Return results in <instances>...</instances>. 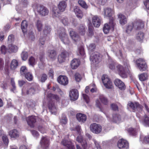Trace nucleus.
<instances>
[{
	"label": "nucleus",
	"instance_id": "1",
	"mask_svg": "<svg viewBox=\"0 0 149 149\" xmlns=\"http://www.w3.org/2000/svg\"><path fill=\"white\" fill-rule=\"evenodd\" d=\"M118 72L121 77L126 78L127 77V73H129L130 66L128 62L124 63L123 65H118L116 66Z\"/></svg>",
	"mask_w": 149,
	"mask_h": 149
},
{
	"label": "nucleus",
	"instance_id": "2",
	"mask_svg": "<svg viewBox=\"0 0 149 149\" xmlns=\"http://www.w3.org/2000/svg\"><path fill=\"white\" fill-rule=\"evenodd\" d=\"M59 37L62 42L65 44H69L70 42L67 35L65 33V29L61 28L58 31Z\"/></svg>",
	"mask_w": 149,
	"mask_h": 149
},
{
	"label": "nucleus",
	"instance_id": "3",
	"mask_svg": "<svg viewBox=\"0 0 149 149\" xmlns=\"http://www.w3.org/2000/svg\"><path fill=\"white\" fill-rule=\"evenodd\" d=\"M114 20L115 18L114 17H111L109 18V22L104 24L103 30L105 33H108L110 30H113L114 27L115 25Z\"/></svg>",
	"mask_w": 149,
	"mask_h": 149
},
{
	"label": "nucleus",
	"instance_id": "4",
	"mask_svg": "<svg viewBox=\"0 0 149 149\" xmlns=\"http://www.w3.org/2000/svg\"><path fill=\"white\" fill-rule=\"evenodd\" d=\"M74 130L76 131L78 134L80 135V136H78L77 137V141L79 143H81L84 148L85 149L87 146V143L85 140L82 139V137L81 135V130L80 127L78 125L77 126Z\"/></svg>",
	"mask_w": 149,
	"mask_h": 149
},
{
	"label": "nucleus",
	"instance_id": "5",
	"mask_svg": "<svg viewBox=\"0 0 149 149\" xmlns=\"http://www.w3.org/2000/svg\"><path fill=\"white\" fill-rule=\"evenodd\" d=\"M136 64L139 70L141 71H145L147 66L145 61L143 59L140 58L136 61Z\"/></svg>",
	"mask_w": 149,
	"mask_h": 149
},
{
	"label": "nucleus",
	"instance_id": "6",
	"mask_svg": "<svg viewBox=\"0 0 149 149\" xmlns=\"http://www.w3.org/2000/svg\"><path fill=\"white\" fill-rule=\"evenodd\" d=\"M102 82L105 86L108 89L111 88L113 87L112 82L107 75H103L102 78Z\"/></svg>",
	"mask_w": 149,
	"mask_h": 149
},
{
	"label": "nucleus",
	"instance_id": "7",
	"mask_svg": "<svg viewBox=\"0 0 149 149\" xmlns=\"http://www.w3.org/2000/svg\"><path fill=\"white\" fill-rule=\"evenodd\" d=\"M49 145V139L47 137H42L40 140V145L38 148L40 149V148H45V149H49L48 147Z\"/></svg>",
	"mask_w": 149,
	"mask_h": 149
},
{
	"label": "nucleus",
	"instance_id": "8",
	"mask_svg": "<svg viewBox=\"0 0 149 149\" xmlns=\"http://www.w3.org/2000/svg\"><path fill=\"white\" fill-rule=\"evenodd\" d=\"M38 86L36 84L32 86L30 88H28L25 91H22L23 95H31L35 93L37 89Z\"/></svg>",
	"mask_w": 149,
	"mask_h": 149
},
{
	"label": "nucleus",
	"instance_id": "9",
	"mask_svg": "<svg viewBox=\"0 0 149 149\" xmlns=\"http://www.w3.org/2000/svg\"><path fill=\"white\" fill-rule=\"evenodd\" d=\"M37 11L40 15L43 16L47 15L49 13V11L47 8L41 5L38 6Z\"/></svg>",
	"mask_w": 149,
	"mask_h": 149
},
{
	"label": "nucleus",
	"instance_id": "10",
	"mask_svg": "<svg viewBox=\"0 0 149 149\" xmlns=\"http://www.w3.org/2000/svg\"><path fill=\"white\" fill-rule=\"evenodd\" d=\"M117 146L120 149H127L129 148V143L126 140L121 139L118 141Z\"/></svg>",
	"mask_w": 149,
	"mask_h": 149
},
{
	"label": "nucleus",
	"instance_id": "11",
	"mask_svg": "<svg viewBox=\"0 0 149 149\" xmlns=\"http://www.w3.org/2000/svg\"><path fill=\"white\" fill-rule=\"evenodd\" d=\"M90 128L91 130L95 134L99 133L102 130L101 126L95 123L91 124Z\"/></svg>",
	"mask_w": 149,
	"mask_h": 149
},
{
	"label": "nucleus",
	"instance_id": "12",
	"mask_svg": "<svg viewBox=\"0 0 149 149\" xmlns=\"http://www.w3.org/2000/svg\"><path fill=\"white\" fill-rule=\"evenodd\" d=\"M90 58L93 63L95 64L98 63L101 59L99 54L97 52H94L91 54Z\"/></svg>",
	"mask_w": 149,
	"mask_h": 149
},
{
	"label": "nucleus",
	"instance_id": "13",
	"mask_svg": "<svg viewBox=\"0 0 149 149\" xmlns=\"http://www.w3.org/2000/svg\"><path fill=\"white\" fill-rule=\"evenodd\" d=\"M69 96L71 100L74 101L77 100L79 96V93L76 89H72L69 92Z\"/></svg>",
	"mask_w": 149,
	"mask_h": 149
},
{
	"label": "nucleus",
	"instance_id": "14",
	"mask_svg": "<svg viewBox=\"0 0 149 149\" xmlns=\"http://www.w3.org/2000/svg\"><path fill=\"white\" fill-rule=\"evenodd\" d=\"M69 55V53L66 51H63L61 54L58 56V61L60 63H62L65 61L66 58Z\"/></svg>",
	"mask_w": 149,
	"mask_h": 149
},
{
	"label": "nucleus",
	"instance_id": "15",
	"mask_svg": "<svg viewBox=\"0 0 149 149\" xmlns=\"http://www.w3.org/2000/svg\"><path fill=\"white\" fill-rule=\"evenodd\" d=\"M134 29L139 30L143 28L144 23L142 21L139 20L133 23Z\"/></svg>",
	"mask_w": 149,
	"mask_h": 149
},
{
	"label": "nucleus",
	"instance_id": "16",
	"mask_svg": "<svg viewBox=\"0 0 149 149\" xmlns=\"http://www.w3.org/2000/svg\"><path fill=\"white\" fill-rule=\"evenodd\" d=\"M57 80L59 83L63 85H67L68 83L67 77L65 76L60 75L58 77Z\"/></svg>",
	"mask_w": 149,
	"mask_h": 149
},
{
	"label": "nucleus",
	"instance_id": "17",
	"mask_svg": "<svg viewBox=\"0 0 149 149\" xmlns=\"http://www.w3.org/2000/svg\"><path fill=\"white\" fill-rule=\"evenodd\" d=\"M115 85L119 89L124 90L125 89V86L123 82L119 79H116L114 81Z\"/></svg>",
	"mask_w": 149,
	"mask_h": 149
},
{
	"label": "nucleus",
	"instance_id": "18",
	"mask_svg": "<svg viewBox=\"0 0 149 149\" xmlns=\"http://www.w3.org/2000/svg\"><path fill=\"white\" fill-rule=\"evenodd\" d=\"M8 134L11 138L16 139L19 137L20 133L17 130L14 129L10 131Z\"/></svg>",
	"mask_w": 149,
	"mask_h": 149
},
{
	"label": "nucleus",
	"instance_id": "19",
	"mask_svg": "<svg viewBox=\"0 0 149 149\" xmlns=\"http://www.w3.org/2000/svg\"><path fill=\"white\" fill-rule=\"evenodd\" d=\"M101 21L100 18L98 16H95L92 17V23L95 27H98L100 26Z\"/></svg>",
	"mask_w": 149,
	"mask_h": 149
},
{
	"label": "nucleus",
	"instance_id": "20",
	"mask_svg": "<svg viewBox=\"0 0 149 149\" xmlns=\"http://www.w3.org/2000/svg\"><path fill=\"white\" fill-rule=\"evenodd\" d=\"M111 120L112 121L116 123H119L124 121V119L118 114H113Z\"/></svg>",
	"mask_w": 149,
	"mask_h": 149
},
{
	"label": "nucleus",
	"instance_id": "21",
	"mask_svg": "<svg viewBox=\"0 0 149 149\" xmlns=\"http://www.w3.org/2000/svg\"><path fill=\"white\" fill-rule=\"evenodd\" d=\"M76 117L77 120L81 123H84L87 119L86 116L84 114L80 113H77Z\"/></svg>",
	"mask_w": 149,
	"mask_h": 149
},
{
	"label": "nucleus",
	"instance_id": "22",
	"mask_svg": "<svg viewBox=\"0 0 149 149\" xmlns=\"http://www.w3.org/2000/svg\"><path fill=\"white\" fill-rule=\"evenodd\" d=\"M28 124L31 127L34 126V124L36 122V117L34 116L29 117L26 120Z\"/></svg>",
	"mask_w": 149,
	"mask_h": 149
},
{
	"label": "nucleus",
	"instance_id": "23",
	"mask_svg": "<svg viewBox=\"0 0 149 149\" xmlns=\"http://www.w3.org/2000/svg\"><path fill=\"white\" fill-rule=\"evenodd\" d=\"M118 17L120 23L122 25H123L127 22V19L126 17L122 14L118 15Z\"/></svg>",
	"mask_w": 149,
	"mask_h": 149
},
{
	"label": "nucleus",
	"instance_id": "24",
	"mask_svg": "<svg viewBox=\"0 0 149 149\" xmlns=\"http://www.w3.org/2000/svg\"><path fill=\"white\" fill-rule=\"evenodd\" d=\"M74 11L77 16L78 18L80 19L82 18L83 15V13L78 6H74Z\"/></svg>",
	"mask_w": 149,
	"mask_h": 149
},
{
	"label": "nucleus",
	"instance_id": "25",
	"mask_svg": "<svg viewBox=\"0 0 149 149\" xmlns=\"http://www.w3.org/2000/svg\"><path fill=\"white\" fill-rule=\"evenodd\" d=\"M61 143L64 146H66L67 149H75L74 146L70 141H66L65 140H63Z\"/></svg>",
	"mask_w": 149,
	"mask_h": 149
},
{
	"label": "nucleus",
	"instance_id": "26",
	"mask_svg": "<svg viewBox=\"0 0 149 149\" xmlns=\"http://www.w3.org/2000/svg\"><path fill=\"white\" fill-rule=\"evenodd\" d=\"M80 64V62L78 59H74L71 62V66L72 69H75L78 68Z\"/></svg>",
	"mask_w": 149,
	"mask_h": 149
},
{
	"label": "nucleus",
	"instance_id": "27",
	"mask_svg": "<svg viewBox=\"0 0 149 149\" xmlns=\"http://www.w3.org/2000/svg\"><path fill=\"white\" fill-rule=\"evenodd\" d=\"M59 10L61 12H63L66 8L67 4L66 2L64 1H60L58 6Z\"/></svg>",
	"mask_w": 149,
	"mask_h": 149
},
{
	"label": "nucleus",
	"instance_id": "28",
	"mask_svg": "<svg viewBox=\"0 0 149 149\" xmlns=\"http://www.w3.org/2000/svg\"><path fill=\"white\" fill-rule=\"evenodd\" d=\"M18 49V47L15 45L10 44L8 45V52L9 53L16 52Z\"/></svg>",
	"mask_w": 149,
	"mask_h": 149
},
{
	"label": "nucleus",
	"instance_id": "29",
	"mask_svg": "<svg viewBox=\"0 0 149 149\" xmlns=\"http://www.w3.org/2000/svg\"><path fill=\"white\" fill-rule=\"evenodd\" d=\"M47 97L50 100H54L57 102H59L60 100V98L58 95L51 93H49L47 95Z\"/></svg>",
	"mask_w": 149,
	"mask_h": 149
},
{
	"label": "nucleus",
	"instance_id": "30",
	"mask_svg": "<svg viewBox=\"0 0 149 149\" xmlns=\"http://www.w3.org/2000/svg\"><path fill=\"white\" fill-rule=\"evenodd\" d=\"M18 65V62L17 60L14 59L10 63V68L11 70H15Z\"/></svg>",
	"mask_w": 149,
	"mask_h": 149
},
{
	"label": "nucleus",
	"instance_id": "31",
	"mask_svg": "<svg viewBox=\"0 0 149 149\" xmlns=\"http://www.w3.org/2000/svg\"><path fill=\"white\" fill-rule=\"evenodd\" d=\"M48 107L51 113L55 114L57 111L56 107L54 103H49Z\"/></svg>",
	"mask_w": 149,
	"mask_h": 149
},
{
	"label": "nucleus",
	"instance_id": "32",
	"mask_svg": "<svg viewBox=\"0 0 149 149\" xmlns=\"http://www.w3.org/2000/svg\"><path fill=\"white\" fill-rule=\"evenodd\" d=\"M104 16L110 17V18L111 17H111L112 15V10L110 8H107L104 9Z\"/></svg>",
	"mask_w": 149,
	"mask_h": 149
},
{
	"label": "nucleus",
	"instance_id": "33",
	"mask_svg": "<svg viewBox=\"0 0 149 149\" xmlns=\"http://www.w3.org/2000/svg\"><path fill=\"white\" fill-rule=\"evenodd\" d=\"M139 131V127L137 129H134L132 128H130L127 129L128 133L134 136L136 135L137 133Z\"/></svg>",
	"mask_w": 149,
	"mask_h": 149
},
{
	"label": "nucleus",
	"instance_id": "34",
	"mask_svg": "<svg viewBox=\"0 0 149 149\" xmlns=\"http://www.w3.org/2000/svg\"><path fill=\"white\" fill-rule=\"evenodd\" d=\"M60 13L59 10L57 9L56 7H54L53 8L52 10V16L53 18L58 17Z\"/></svg>",
	"mask_w": 149,
	"mask_h": 149
},
{
	"label": "nucleus",
	"instance_id": "35",
	"mask_svg": "<svg viewBox=\"0 0 149 149\" xmlns=\"http://www.w3.org/2000/svg\"><path fill=\"white\" fill-rule=\"evenodd\" d=\"M48 55L49 57L52 60H54L56 57V51L54 50H51L49 51Z\"/></svg>",
	"mask_w": 149,
	"mask_h": 149
},
{
	"label": "nucleus",
	"instance_id": "36",
	"mask_svg": "<svg viewBox=\"0 0 149 149\" xmlns=\"http://www.w3.org/2000/svg\"><path fill=\"white\" fill-rule=\"evenodd\" d=\"M70 34L72 38L75 41H77L79 39V36L74 31H70Z\"/></svg>",
	"mask_w": 149,
	"mask_h": 149
},
{
	"label": "nucleus",
	"instance_id": "37",
	"mask_svg": "<svg viewBox=\"0 0 149 149\" xmlns=\"http://www.w3.org/2000/svg\"><path fill=\"white\" fill-rule=\"evenodd\" d=\"M28 23L25 20H23L22 22L21 29L23 33H24L27 31L26 28L28 26Z\"/></svg>",
	"mask_w": 149,
	"mask_h": 149
},
{
	"label": "nucleus",
	"instance_id": "38",
	"mask_svg": "<svg viewBox=\"0 0 149 149\" xmlns=\"http://www.w3.org/2000/svg\"><path fill=\"white\" fill-rule=\"evenodd\" d=\"M107 66L110 69L112 70H114L115 69L116 63L111 60L109 59Z\"/></svg>",
	"mask_w": 149,
	"mask_h": 149
},
{
	"label": "nucleus",
	"instance_id": "39",
	"mask_svg": "<svg viewBox=\"0 0 149 149\" xmlns=\"http://www.w3.org/2000/svg\"><path fill=\"white\" fill-rule=\"evenodd\" d=\"M139 105L138 103H128V107L132 109L133 110H134L136 108H139L140 106Z\"/></svg>",
	"mask_w": 149,
	"mask_h": 149
},
{
	"label": "nucleus",
	"instance_id": "40",
	"mask_svg": "<svg viewBox=\"0 0 149 149\" xmlns=\"http://www.w3.org/2000/svg\"><path fill=\"white\" fill-rule=\"evenodd\" d=\"M140 140L143 142L146 143H149V135L145 136L143 135H141L140 136Z\"/></svg>",
	"mask_w": 149,
	"mask_h": 149
},
{
	"label": "nucleus",
	"instance_id": "41",
	"mask_svg": "<svg viewBox=\"0 0 149 149\" xmlns=\"http://www.w3.org/2000/svg\"><path fill=\"white\" fill-rule=\"evenodd\" d=\"M144 34L141 31L138 32L136 36V39L139 41H142L144 38Z\"/></svg>",
	"mask_w": 149,
	"mask_h": 149
},
{
	"label": "nucleus",
	"instance_id": "42",
	"mask_svg": "<svg viewBox=\"0 0 149 149\" xmlns=\"http://www.w3.org/2000/svg\"><path fill=\"white\" fill-rule=\"evenodd\" d=\"M21 56L22 60L26 61L28 58V54L26 52L23 51L22 52L21 54Z\"/></svg>",
	"mask_w": 149,
	"mask_h": 149
},
{
	"label": "nucleus",
	"instance_id": "43",
	"mask_svg": "<svg viewBox=\"0 0 149 149\" xmlns=\"http://www.w3.org/2000/svg\"><path fill=\"white\" fill-rule=\"evenodd\" d=\"M142 123L145 125H149V117L146 116H144Z\"/></svg>",
	"mask_w": 149,
	"mask_h": 149
},
{
	"label": "nucleus",
	"instance_id": "44",
	"mask_svg": "<svg viewBox=\"0 0 149 149\" xmlns=\"http://www.w3.org/2000/svg\"><path fill=\"white\" fill-rule=\"evenodd\" d=\"M36 63V61L35 58L31 56L29 59V63L30 65L33 66Z\"/></svg>",
	"mask_w": 149,
	"mask_h": 149
},
{
	"label": "nucleus",
	"instance_id": "45",
	"mask_svg": "<svg viewBox=\"0 0 149 149\" xmlns=\"http://www.w3.org/2000/svg\"><path fill=\"white\" fill-rule=\"evenodd\" d=\"M78 3L83 8L85 9H86L88 8V6L84 1L79 0L78 1Z\"/></svg>",
	"mask_w": 149,
	"mask_h": 149
},
{
	"label": "nucleus",
	"instance_id": "46",
	"mask_svg": "<svg viewBox=\"0 0 149 149\" xmlns=\"http://www.w3.org/2000/svg\"><path fill=\"white\" fill-rule=\"evenodd\" d=\"M36 26L38 31H40L42 28V25L41 22L40 20H38L36 24Z\"/></svg>",
	"mask_w": 149,
	"mask_h": 149
},
{
	"label": "nucleus",
	"instance_id": "47",
	"mask_svg": "<svg viewBox=\"0 0 149 149\" xmlns=\"http://www.w3.org/2000/svg\"><path fill=\"white\" fill-rule=\"evenodd\" d=\"M25 78L29 81H31L33 79V77L32 74L30 72H27L24 75Z\"/></svg>",
	"mask_w": 149,
	"mask_h": 149
},
{
	"label": "nucleus",
	"instance_id": "48",
	"mask_svg": "<svg viewBox=\"0 0 149 149\" xmlns=\"http://www.w3.org/2000/svg\"><path fill=\"white\" fill-rule=\"evenodd\" d=\"M51 31V29L49 26H46L43 30L44 34L47 36V35L50 34Z\"/></svg>",
	"mask_w": 149,
	"mask_h": 149
},
{
	"label": "nucleus",
	"instance_id": "49",
	"mask_svg": "<svg viewBox=\"0 0 149 149\" xmlns=\"http://www.w3.org/2000/svg\"><path fill=\"white\" fill-rule=\"evenodd\" d=\"M148 75L147 74L143 73L140 74L139 76L140 80L141 81H144L147 79Z\"/></svg>",
	"mask_w": 149,
	"mask_h": 149
},
{
	"label": "nucleus",
	"instance_id": "50",
	"mask_svg": "<svg viewBox=\"0 0 149 149\" xmlns=\"http://www.w3.org/2000/svg\"><path fill=\"white\" fill-rule=\"evenodd\" d=\"M27 72V70L26 66H22L21 68L20 73L21 75H24Z\"/></svg>",
	"mask_w": 149,
	"mask_h": 149
},
{
	"label": "nucleus",
	"instance_id": "51",
	"mask_svg": "<svg viewBox=\"0 0 149 149\" xmlns=\"http://www.w3.org/2000/svg\"><path fill=\"white\" fill-rule=\"evenodd\" d=\"M134 29L133 23L128 25L126 29V31L128 33H129Z\"/></svg>",
	"mask_w": 149,
	"mask_h": 149
},
{
	"label": "nucleus",
	"instance_id": "52",
	"mask_svg": "<svg viewBox=\"0 0 149 149\" xmlns=\"http://www.w3.org/2000/svg\"><path fill=\"white\" fill-rule=\"evenodd\" d=\"M107 102V99L103 96H100L99 99L96 100V102Z\"/></svg>",
	"mask_w": 149,
	"mask_h": 149
},
{
	"label": "nucleus",
	"instance_id": "53",
	"mask_svg": "<svg viewBox=\"0 0 149 149\" xmlns=\"http://www.w3.org/2000/svg\"><path fill=\"white\" fill-rule=\"evenodd\" d=\"M80 33L82 35H84L85 33V27L83 25H81L79 29Z\"/></svg>",
	"mask_w": 149,
	"mask_h": 149
},
{
	"label": "nucleus",
	"instance_id": "54",
	"mask_svg": "<svg viewBox=\"0 0 149 149\" xmlns=\"http://www.w3.org/2000/svg\"><path fill=\"white\" fill-rule=\"evenodd\" d=\"M78 51L80 54L82 56H84V49L83 46H81L78 47Z\"/></svg>",
	"mask_w": 149,
	"mask_h": 149
},
{
	"label": "nucleus",
	"instance_id": "55",
	"mask_svg": "<svg viewBox=\"0 0 149 149\" xmlns=\"http://www.w3.org/2000/svg\"><path fill=\"white\" fill-rule=\"evenodd\" d=\"M61 22L65 26H67L69 24L68 18L65 17H63L61 19Z\"/></svg>",
	"mask_w": 149,
	"mask_h": 149
},
{
	"label": "nucleus",
	"instance_id": "56",
	"mask_svg": "<svg viewBox=\"0 0 149 149\" xmlns=\"http://www.w3.org/2000/svg\"><path fill=\"white\" fill-rule=\"evenodd\" d=\"M74 77L76 81L77 82H79L80 81L81 77V75L78 73H75L74 75Z\"/></svg>",
	"mask_w": 149,
	"mask_h": 149
},
{
	"label": "nucleus",
	"instance_id": "57",
	"mask_svg": "<svg viewBox=\"0 0 149 149\" xmlns=\"http://www.w3.org/2000/svg\"><path fill=\"white\" fill-rule=\"evenodd\" d=\"M1 53L4 54L8 52V49H7L4 45H3L1 47Z\"/></svg>",
	"mask_w": 149,
	"mask_h": 149
},
{
	"label": "nucleus",
	"instance_id": "58",
	"mask_svg": "<svg viewBox=\"0 0 149 149\" xmlns=\"http://www.w3.org/2000/svg\"><path fill=\"white\" fill-rule=\"evenodd\" d=\"M31 133L33 136L35 138H37L39 136L38 132L35 130H32L31 131Z\"/></svg>",
	"mask_w": 149,
	"mask_h": 149
},
{
	"label": "nucleus",
	"instance_id": "59",
	"mask_svg": "<svg viewBox=\"0 0 149 149\" xmlns=\"http://www.w3.org/2000/svg\"><path fill=\"white\" fill-rule=\"evenodd\" d=\"M11 82L12 85L13 87V88L11 90V91L14 92V91L16 89V86H15V83L13 79H12L11 80Z\"/></svg>",
	"mask_w": 149,
	"mask_h": 149
},
{
	"label": "nucleus",
	"instance_id": "60",
	"mask_svg": "<svg viewBox=\"0 0 149 149\" xmlns=\"http://www.w3.org/2000/svg\"><path fill=\"white\" fill-rule=\"evenodd\" d=\"M67 122V119L65 117H62L60 121V123L63 124H65Z\"/></svg>",
	"mask_w": 149,
	"mask_h": 149
},
{
	"label": "nucleus",
	"instance_id": "61",
	"mask_svg": "<svg viewBox=\"0 0 149 149\" xmlns=\"http://www.w3.org/2000/svg\"><path fill=\"white\" fill-rule=\"evenodd\" d=\"M88 35L92 36L93 34V28L91 26H89L88 27Z\"/></svg>",
	"mask_w": 149,
	"mask_h": 149
},
{
	"label": "nucleus",
	"instance_id": "62",
	"mask_svg": "<svg viewBox=\"0 0 149 149\" xmlns=\"http://www.w3.org/2000/svg\"><path fill=\"white\" fill-rule=\"evenodd\" d=\"M2 139L5 144H8V140L6 136L4 135L2 137Z\"/></svg>",
	"mask_w": 149,
	"mask_h": 149
},
{
	"label": "nucleus",
	"instance_id": "63",
	"mask_svg": "<svg viewBox=\"0 0 149 149\" xmlns=\"http://www.w3.org/2000/svg\"><path fill=\"white\" fill-rule=\"evenodd\" d=\"M47 76L45 74H43L42 75L41 77V81L42 82H44L47 79Z\"/></svg>",
	"mask_w": 149,
	"mask_h": 149
},
{
	"label": "nucleus",
	"instance_id": "64",
	"mask_svg": "<svg viewBox=\"0 0 149 149\" xmlns=\"http://www.w3.org/2000/svg\"><path fill=\"white\" fill-rule=\"evenodd\" d=\"M14 40V36L13 35H9L8 38V40L10 42H12Z\"/></svg>",
	"mask_w": 149,
	"mask_h": 149
}]
</instances>
